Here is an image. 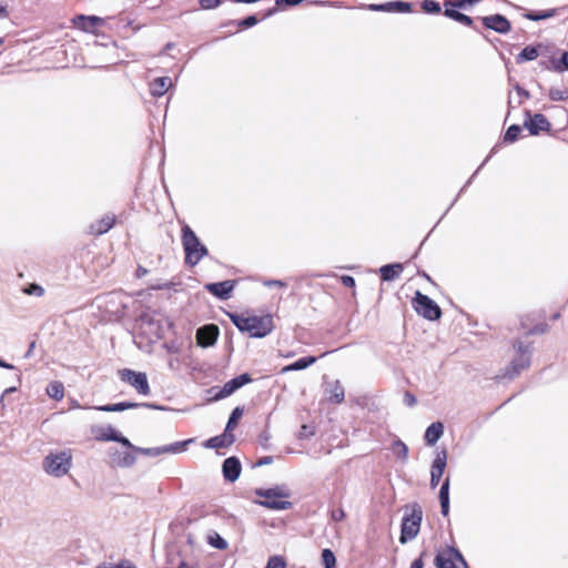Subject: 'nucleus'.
<instances>
[{"instance_id": "f257e3e1", "label": "nucleus", "mask_w": 568, "mask_h": 568, "mask_svg": "<svg viewBox=\"0 0 568 568\" xmlns=\"http://www.w3.org/2000/svg\"><path fill=\"white\" fill-rule=\"evenodd\" d=\"M232 323L241 331L247 333L251 337L262 338L268 335L274 327L272 315H231Z\"/></svg>"}, {"instance_id": "f03ea898", "label": "nucleus", "mask_w": 568, "mask_h": 568, "mask_svg": "<svg viewBox=\"0 0 568 568\" xmlns=\"http://www.w3.org/2000/svg\"><path fill=\"white\" fill-rule=\"evenodd\" d=\"M182 244L185 252V263L194 266L207 254V248L202 244L189 225L182 227Z\"/></svg>"}, {"instance_id": "7ed1b4c3", "label": "nucleus", "mask_w": 568, "mask_h": 568, "mask_svg": "<svg viewBox=\"0 0 568 568\" xmlns=\"http://www.w3.org/2000/svg\"><path fill=\"white\" fill-rule=\"evenodd\" d=\"M256 495L264 498L258 504L270 509L285 510L292 506L290 501L285 500L290 497V491L284 487L258 489Z\"/></svg>"}, {"instance_id": "20e7f679", "label": "nucleus", "mask_w": 568, "mask_h": 568, "mask_svg": "<svg viewBox=\"0 0 568 568\" xmlns=\"http://www.w3.org/2000/svg\"><path fill=\"white\" fill-rule=\"evenodd\" d=\"M423 511L418 505L406 508L405 516L402 523V532L399 541L406 544L413 540L419 532Z\"/></svg>"}, {"instance_id": "39448f33", "label": "nucleus", "mask_w": 568, "mask_h": 568, "mask_svg": "<svg viewBox=\"0 0 568 568\" xmlns=\"http://www.w3.org/2000/svg\"><path fill=\"white\" fill-rule=\"evenodd\" d=\"M71 467V455L68 452L51 453L43 459V469L54 477L68 474Z\"/></svg>"}, {"instance_id": "423d86ee", "label": "nucleus", "mask_w": 568, "mask_h": 568, "mask_svg": "<svg viewBox=\"0 0 568 568\" xmlns=\"http://www.w3.org/2000/svg\"><path fill=\"white\" fill-rule=\"evenodd\" d=\"M514 348L517 356L511 361L509 367L505 369L504 376L513 379L518 376L524 369H527L530 365V351L528 345H524L521 342H516Z\"/></svg>"}, {"instance_id": "0eeeda50", "label": "nucleus", "mask_w": 568, "mask_h": 568, "mask_svg": "<svg viewBox=\"0 0 568 568\" xmlns=\"http://www.w3.org/2000/svg\"><path fill=\"white\" fill-rule=\"evenodd\" d=\"M413 306L419 315L429 321L438 320L442 315L439 306L427 295L418 291L413 298Z\"/></svg>"}, {"instance_id": "6e6552de", "label": "nucleus", "mask_w": 568, "mask_h": 568, "mask_svg": "<svg viewBox=\"0 0 568 568\" xmlns=\"http://www.w3.org/2000/svg\"><path fill=\"white\" fill-rule=\"evenodd\" d=\"M122 382L130 384L142 395L150 394V386L145 373L134 372L129 368H124L119 372Z\"/></svg>"}, {"instance_id": "1a4fd4ad", "label": "nucleus", "mask_w": 568, "mask_h": 568, "mask_svg": "<svg viewBox=\"0 0 568 568\" xmlns=\"http://www.w3.org/2000/svg\"><path fill=\"white\" fill-rule=\"evenodd\" d=\"M92 434L101 442H118L125 447H133L131 442L118 433L111 425L93 427Z\"/></svg>"}, {"instance_id": "9d476101", "label": "nucleus", "mask_w": 568, "mask_h": 568, "mask_svg": "<svg viewBox=\"0 0 568 568\" xmlns=\"http://www.w3.org/2000/svg\"><path fill=\"white\" fill-rule=\"evenodd\" d=\"M456 562H464V557L458 550L452 547L439 551L435 558L437 568H457Z\"/></svg>"}, {"instance_id": "9b49d317", "label": "nucleus", "mask_w": 568, "mask_h": 568, "mask_svg": "<svg viewBox=\"0 0 568 568\" xmlns=\"http://www.w3.org/2000/svg\"><path fill=\"white\" fill-rule=\"evenodd\" d=\"M524 126L528 129L531 135H537L540 132L550 130V123L544 114L536 113L535 115H530L528 111L526 112Z\"/></svg>"}, {"instance_id": "f8f14e48", "label": "nucleus", "mask_w": 568, "mask_h": 568, "mask_svg": "<svg viewBox=\"0 0 568 568\" xmlns=\"http://www.w3.org/2000/svg\"><path fill=\"white\" fill-rule=\"evenodd\" d=\"M141 328L145 334H149L151 338H161L163 333V326L159 318L152 314H143L141 316Z\"/></svg>"}, {"instance_id": "ddd939ff", "label": "nucleus", "mask_w": 568, "mask_h": 568, "mask_svg": "<svg viewBox=\"0 0 568 568\" xmlns=\"http://www.w3.org/2000/svg\"><path fill=\"white\" fill-rule=\"evenodd\" d=\"M251 382H252V378L247 373L236 376L224 384L222 389L215 395V398L216 399L225 398V397L232 395L235 390H237L242 386H244Z\"/></svg>"}, {"instance_id": "4468645a", "label": "nucleus", "mask_w": 568, "mask_h": 568, "mask_svg": "<svg viewBox=\"0 0 568 568\" xmlns=\"http://www.w3.org/2000/svg\"><path fill=\"white\" fill-rule=\"evenodd\" d=\"M483 24L487 29H491L498 33H508L511 29L510 22L501 14L487 16L481 19Z\"/></svg>"}, {"instance_id": "2eb2a0df", "label": "nucleus", "mask_w": 568, "mask_h": 568, "mask_svg": "<svg viewBox=\"0 0 568 568\" xmlns=\"http://www.w3.org/2000/svg\"><path fill=\"white\" fill-rule=\"evenodd\" d=\"M219 336V328L216 325H205L197 329L196 341L200 346H212Z\"/></svg>"}, {"instance_id": "dca6fc26", "label": "nucleus", "mask_w": 568, "mask_h": 568, "mask_svg": "<svg viewBox=\"0 0 568 568\" xmlns=\"http://www.w3.org/2000/svg\"><path fill=\"white\" fill-rule=\"evenodd\" d=\"M446 459H447L446 452L443 450L437 454L435 460L433 462L432 470H430V486L433 488H435L438 485V483L444 474V470L446 467Z\"/></svg>"}, {"instance_id": "f3484780", "label": "nucleus", "mask_w": 568, "mask_h": 568, "mask_svg": "<svg viewBox=\"0 0 568 568\" xmlns=\"http://www.w3.org/2000/svg\"><path fill=\"white\" fill-rule=\"evenodd\" d=\"M223 475L229 481H235L241 474V464L237 458L229 457L223 462Z\"/></svg>"}, {"instance_id": "a211bd4d", "label": "nucleus", "mask_w": 568, "mask_h": 568, "mask_svg": "<svg viewBox=\"0 0 568 568\" xmlns=\"http://www.w3.org/2000/svg\"><path fill=\"white\" fill-rule=\"evenodd\" d=\"M326 398L331 403L341 404L345 398V390L339 381L326 384Z\"/></svg>"}, {"instance_id": "6ab92c4d", "label": "nucleus", "mask_w": 568, "mask_h": 568, "mask_svg": "<svg viewBox=\"0 0 568 568\" xmlns=\"http://www.w3.org/2000/svg\"><path fill=\"white\" fill-rule=\"evenodd\" d=\"M205 288L213 295L226 300L230 297V293L234 288V283L232 281H224L219 283H210L206 284Z\"/></svg>"}, {"instance_id": "aec40b11", "label": "nucleus", "mask_w": 568, "mask_h": 568, "mask_svg": "<svg viewBox=\"0 0 568 568\" xmlns=\"http://www.w3.org/2000/svg\"><path fill=\"white\" fill-rule=\"evenodd\" d=\"M115 223L114 215L106 214L100 220L92 223L89 227V232L92 235H102L106 233Z\"/></svg>"}, {"instance_id": "412c9836", "label": "nucleus", "mask_w": 568, "mask_h": 568, "mask_svg": "<svg viewBox=\"0 0 568 568\" xmlns=\"http://www.w3.org/2000/svg\"><path fill=\"white\" fill-rule=\"evenodd\" d=\"M368 9L371 11H397V12H408L410 11V4L404 1H390L382 4H369Z\"/></svg>"}, {"instance_id": "4be33fe9", "label": "nucleus", "mask_w": 568, "mask_h": 568, "mask_svg": "<svg viewBox=\"0 0 568 568\" xmlns=\"http://www.w3.org/2000/svg\"><path fill=\"white\" fill-rule=\"evenodd\" d=\"M444 425L440 422L433 423L425 432V442L427 445H435L443 436Z\"/></svg>"}, {"instance_id": "5701e85b", "label": "nucleus", "mask_w": 568, "mask_h": 568, "mask_svg": "<svg viewBox=\"0 0 568 568\" xmlns=\"http://www.w3.org/2000/svg\"><path fill=\"white\" fill-rule=\"evenodd\" d=\"M171 85H172L171 78L161 77V78H156L152 81V83L150 84V90L154 97H161L169 90V88Z\"/></svg>"}, {"instance_id": "b1692460", "label": "nucleus", "mask_w": 568, "mask_h": 568, "mask_svg": "<svg viewBox=\"0 0 568 568\" xmlns=\"http://www.w3.org/2000/svg\"><path fill=\"white\" fill-rule=\"evenodd\" d=\"M102 19L101 18H98V17H84V16H79L77 19H75V24L81 28L82 30L87 31V32H90V31H93V29L97 27V26H100L102 23Z\"/></svg>"}, {"instance_id": "393cba45", "label": "nucleus", "mask_w": 568, "mask_h": 568, "mask_svg": "<svg viewBox=\"0 0 568 568\" xmlns=\"http://www.w3.org/2000/svg\"><path fill=\"white\" fill-rule=\"evenodd\" d=\"M403 271L402 264H388L381 267V276L383 281H392L399 276Z\"/></svg>"}, {"instance_id": "a878e982", "label": "nucleus", "mask_w": 568, "mask_h": 568, "mask_svg": "<svg viewBox=\"0 0 568 568\" xmlns=\"http://www.w3.org/2000/svg\"><path fill=\"white\" fill-rule=\"evenodd\" d=\"M316 359L317 358L314 356L300 358L296 362L283 367L282 373L305 369V368L310 367L311 365H313L316 362Z\"/></svg>"}, {"instance_id": "bb28decb", "label": "nucleus", "mask_w": 568, "mask_h": 568, "mask_svg": "<svg viewBox=\"0 0 568 568\" xmlns=\"http://www.w3.org/2000/svg\"><path fill=\"white\" fill-rule=\"evenodd\" d=\"M233 440H234L233 435L224 434L222 436H215V437L207 439L205 442L204 446L207 448H221V447L232 444Z\"/></svg>"}, {"instance_id": "cd10ccee", "label": "nucleus", "mask_w": 568, "mask_h": 568, "mask_svg": "<svg viewBox=\"0 0 568 568\" xmlns=\"http://www.w3.org/2000/svg\"><path fill=\"white\" fill-rule=\"evenodd\" d=\"M454 8L455 7L447 6L444 14L464 26L470 27L473 24V19L470 17L455 10Z\"/></svg>"}, {"instance_id": "c85d7f7f", "label": "nucleus", "mask_w": 568, "mask_h": 568, "mask_svg": "<svg viewBox=\"0 0 568 568\" xmlns=\"http://www.w3.org/2000/svg\"><path fill=\"white\" fill-rule=\"evenodd\" d=\"M138 406H140V404L123 402V403H118V404H108V405H102V406H95L93 408L97 410L111 413V412H123L125 409L135 408Z\"/></svg>"}, {"instance_id": "c756f323", "label": "nucleus", "mask_w": 568, "mask_h": 568, "mask_svg": "<svg viewBox=\"0 0 568 568\" xmlns=\"http://www.w3.org/2000/svg\"><path fill=\"white\" fill-rule=\"evenodd\" d=\"M47 394L49 397L61 400L64 396V386L61 382L54 381L47 386Z\"/></svg>"}, {"instance_id": "7c9ffc66", "label": "nucleus", "mask_w": 568, "mask_h": 568, "mask_svg": "<svg viewBox=\"0 0 568 568\" xmlns=\"http://www.w3.org/2000/svg\"><path fill=\"white\" fill-rule=\"evenodd\" d=\"M539 55L538 47L528 45L523 49V51L517 55L516 60L518 63H523L526 61H532L537 59Z\"/></svg>"}, {"instance_id": "2f4dec72", "label": "nucleus", "mask_w": 568, "mask_h": 568, "mask_svg": "<svg viewBox=\"0 0 568 568\" xmlns=\"http://www.w3.org/2000/svg\"><path fill=\"white\" fill-rule=\"evenodd\" d=\"M393 454L399 459L402 460L403 463H405L408 458V447L406 446V444L399 439L395 440L393 444H392V447H390Z\"/></svg>"}, {"instance_id": "473e14b6", "label": "nucleus", "mask_w": 568, "mask_h": 568, "mask_svg": "<svg viewBox=\"0 0 568 568\" xmlns=\"http://www.w3.org/2000/svg\"><path fill=\"white\" fill-rule=\"evenodd\" d=\"M113 463L119 467H131L135 464V456L129 452L119 454L113 458Z\"/></svg>"}, {"instance_id": "72a5a7b5", "label": "nucleus", "mask_w": 568, "mask_h": 568, "mask_svg": "<svg viewBox=\"0 0 568 568\" xmlns=\"http://www.w3.org/2000/svg\"><path fill=\"white\" fill-rule=\"evenodd\" d=\"M194 439L190 438L183 442H176L170 445L163 446L164 454H178L184 452L186 446L191 444Z\"/></svg>"}, {"instance_id": "f704fd0d", "label": "nucleus", "mask_w": 568, "mask_h": 568, "mask_svg": "<svg viewBox=\"0 0 568 568\" xmlns=\"http://www.w3.org/2000/svg\"><path fill=\"white\" fill-rule=\"evenodd\" d=\"M130 448L135 453L145 455V456H150V457H155V456H160V455L164 454L163 446L153 447V448H142V447H138V446L133 445V447H130Z\"/></svg>"}, {"instance_id": "c9c22d12", "label": "nucleus", "mask_w": 568, "mask_h": 568, "mask_svg": "<svg viewBox=\"0 0 568 568\" xmlns=\"http://www.w3.org/2000/svg\"><path fill=\"white\" fill-rule=\"evenodd\" d=\"M303 0H275V7L270 9L266 17L274 14L278 9L284 7H294L301 3Z\"/></svg>"}, {"instance_id": "e433bc0d", "label": "nucleus", "mask_w": 568, "mask_h": 568, "mask_svg": "<svg viewBox=\"0 0 568 568\" xmlns=\"http://www.w3.org/2000/svg\"><path fill=\"white\" fill-rule=\"evenodd\" d=\"M322 562L325 568H335L336 558L332 550L324 549L322 551Z\"/></svg>"}, {"instance_id": "4c0bfd02", "label": "nucleus", "mask_w": 568, "mask_h": 568, "mask_svg": "<svg viewBox=\"0 0 568 568\" xmlns=\"http://www.w3.org/2000/svg\"><path fill=\"white\" fill-rule=\"evenodd\" d=\"M242 414H243V409L241 407H236L232 412V414L229 418L227 425H226V432L232 430L236 427L237 420L242 417Z\"/></svg>"}, {"instance_id": "58836bf2", "label": "nucleus", "mask_w": 568, "mask_h": 568, "mask_svg": "<svg viewBox=\"0 0 568 568\" xmlns=\"http://www.w3.org/2000/svg\"><path fill=\"white\" fill-rule=\"evenodd\" d=\"M422 8L427 13H439L442 10L439 3L434 0H424Z\"/></svg>"}, {"instance_id": "ea45409f", "label": "nucleus", "mask_w": 568, "mask_h": 568, "mask_svg": "<svg viewBox=\"0 0 568 568\" xmlns=\"http://www.w3.org/2000/svg\"><path fill=\"white\" fill-rule=\"evenodd\" d=\"M520 131H521V128L519 125H516V124L510 125L505 133V136H504L505 141H507V142L516 141Z\"/></svg>"}, {"instance_id": "a19ab883", "label": "nucleus", "mask_w": 568, "mask_h": 568, "mask_svg": "<svg viewBox=\"0 0 568 568\" xmlns=\"http://www.w3.org/2000/svg\"><path fill=\"white\" fill-rule=\"evenodd\" d=\"M549 98L552 101H562V100H566L568 98V92L564 91V90H560V89H557V88H552L549 91Z\"/></svg>"}, {"instance_id": "79ce46f5", "label": "nucleus", "mask_w": 568, "mask_h": 568, "mask_svg": "<svg viewBox=\"0 0 568 568\" xmlns=\"http://www.w3.org/2000/svg\"><path fill=\"white\" fill-rule=\"evenodd\" d=\"M285 567H286L285 560L280 556H274L268 559L265 568H285Z\"/></svg>"}, {"instance_id": "37998d69", "label": "nucleus", "mask_w": 568, "mask_h": 568, "mask_svg": "<svg viewBox=\"0 0 568 568\" xmlns=\"http://www.w3.org/2000/svg\"><path fill=\"white\" fill-rule=\"evenodd\" d=\"M449 500V478L447 477L439 490V501H448Z\"/></svg>"}, {"instance_id": "c03bdc74", "label": "nucleus", "mask_w": 568, "mask_h": 568, "mask_svg": "<svg viewBox=\"0 0 568 568\" xmlns=\"http://www.w3.org/2000/svg\"><path fill=\"white\" fill-rule=\"evenodd\" d=\"M23 292L28 295H37V296H42L44 294L43 287L38 284L29 285L27 288L23 290Z\"/></svg>"}, {"instance_id": "a18cd8bd", "label": "nucleus", "mask_w": 568, "mask_h": 568, "mask_svg": "<svg viewBox=\"0 0 568 568\" xmlns=\"http://www.w3.org/2000/svg\"><path fill=\"white\" fill-rule=\"evenodd\" d=\"M551 16H552V13L548 12V11L540 12V13L529 12V13L525 14V17L527 19L532 20V21H538V20L547 19V18H550Z\"/></svg>"}, {"instance_id": "49530a36", "label": "nucleus", "mask_w": 568, "mask_h": 568, "mask_svg": "<svg viewBox=\"0 0 568 568\" xmlns=\"http://www.w3.org/2000/svg\"><path fill=\"white\" fill-rule=\"evenodd\" d=\"M210 544L217 549H225L227 546L226 541L219 535H215V537H211Z\"/></svg>"}, {"instance_id": "de8ad7c7", "label": "nucleus", "mask_w": 568, "mask_h": 568, "mask_svg": "<svg viewBox=\"0 0 568 568\" xmlns=\"http://www.w3.org/2000/svg\"><path fill=\"white\" fill-rule=\"evenodd\" d=\"M99 568H135L130 561L122 560L115 565L103 564Z\"/></svg>"}, {"instance_id": "09e8293b", "label": "nucleus", "mask_w": 568, "mask_h": 568, "mask_svg": "<svg viewBox=\"0 0 568 568\" xmlns=\"http://www.w3.org/2000/svg\"><path fill=\"white\" fill-rule=\"evenodd\" d=\"M478 1L479 0H458L456 2L447 1V2H445V7L450 6V7L464 8L466 4H473Z\"/></svg>"}, {"instance_id": "8fccbe9b", "label": "nucleus", "mask_w": 568, "mask_h": 568, "mask_svg": "<svg viewBox=\"0 0 568 568\" xmlns=\"http://www.w3.org/2000/svg\"><path fill=\"white\" fill-rule=\"evenodd\" d=\"M257 23V19L255 16H250L245 19H243L239 26L242 27V28H251L253 26H255Z\"/></svg>"}, {"instance_id": "3c124183", "label": "nucleus", "mask_w": 568, "mask_h": 568, "mask_svg": "<svg viewBox=\"0 0 568 568\" xmlns=\"http://www.w3.org/2000/svg\"><path fill=\"white\" fill-rule=\"evenodd\" d=\"M202 8L213 9L220 4V0H200Z\"/></svg>"}, {"instance_id": "603ef678", "label": "nucleus", "mask_w": 568, "mask_h": 568, "mask_svg": "<svg viewBox=\"0 0 568 568\" xmlns=\"http://www.w3.org/2000/svg\"><path fill=\"white\" fill-rule=\"evenodd\" d=\"M515 89H516L517 94L519 97V99L517 101L518 104H521L524 99H528L529 98V93L526 90H524L523 88H520L519 85H516Z\"/></svg>"}, {"instance_id": "864d4df0", "label": "nucleus", "mask_w": 568, "mask_h": 568, "mask_svg": "<svg viewBox=\"0 0 568 568\" xmlns=\"http://www.w3.org/2000/svg\"><path fill=\"white\" fill-rule=\"evenodd\" d=\"M555 69L557 71H562L564 69H568V52H565L562 54L560 64L556 65Z\"/></svg>"}, {"instance_id": "5fc2aeb1", "label": "nucleus", "mask_w": 568, "mask_h": 568, "mask_svg": "<svg viewBox=\"0 0 568 568\" xmlns=\"http://www.w3.org/2000/svg\"><path fill=\"white\" fill-rule=\"evenodd\" d=\"M263 284L265 286H276V287H285L286 286V283L280 281V280H266L263 282Z\"/></svg>"}, {"instance_id": "6e6d98bb", "label": "nucleus", "mask_w": 568, "mask_h": 568, "mask_svg": "<svg viewBox=\"0 0 568 568\" xmlns=\"http://www.w3.org/2000/svg\"><path fill=\"white\" fill-rule=\"evenodd\" d=\"M342 283L347 287H354L355 286V280L352 276L344 275L342 276Z\"/></svg>"}, {"instance_id": "4d7b16f0", "label": "nucleus", "mask_w": 568, "mask_h": 568, "mask_svg": "<svg viewBox=\"0 0 568 568\" xmlns=\"http://www.w3.org/2000/svg\"><path fill=\"white\" fill-rule=\"evenodd\" d=\"M345 517V513L343 509H336L332 513V518L336 521L342 520Z\"/></svg>"}, {"instance_id": "13d9d810", "label": "nucleus", "mask_w": 568, "mask_h": 568, "mask_svg": "<svg viewBox=\"0 0 568 568\" xmlns=\"http://www.w3.org/2000/svg\"><path fill=\"white\" fill-rule=\"evenodd\" d=\"M440 508H442V514L444 516H447L448 511H449V500L448 501H440Z\"/></svg>"}, {"instance_id": "bf43d9fd", "label": "nucleus", "mask_w": 568, "mask_h": 568, "mask_svg": "<svg viewBox=\"0 0 568 568\" xmlns=\"http://www.w3.org/2000/svg\"><path fill=\"white\" fill-rule=\"evenodd\" d=\"M313 434H314V432L313 430H308V427L306 425L302 426V429H301V433H300L301 437L311 436Z\"/></svg>"}, {"instance_id": "052dcab7", "label": "nucleus", "mask_w": 568, "mask_h": 568, "mask_svg": "<svg viewBox=\"0 0 568 568\" xmlns=\"http://www.w3.org/2000/svg\"><path fill=\"white\" fill-rule=\"evenodd\" d=\"M405 402H406L407 405H414L416 403V399H415V397L413 395L407 393L405 395Z\"/></svg>"}, {"instance_id": "680f3d73", "label": "nucleus", "mask_w": 568, "mask_h": 568, "mask_svg": "<svg viewBox=\"0 0 568 568\" xmlns=\"http://www.w3.org/2000/svg\"><path fill=\"white\" fill-rule=\"evenodd\" d=\"M423 567H424V565H423L422 559H416L410 565V568H423Z\"/></svg>"}, {"instance_id": "e2e57ef3", "label": "nucleus", "mask_w": 568, "mask_h": 568, "mask_svg": "<svg viewBox=\"0 0 568 568\" xmlns=\"http://www.w3.org/2000/svg\"><path fill=\"white\" fill-rule=\"evenodd\" d=\"M0 367L7 368V369H14L16 367L0 358Z\"/></svg>"}, {"instance_id": "0e129e2a", "label": "nucleus", "mask_w": 568, "mask_h": 568, "mask_svg": "<svg viewBox=\"0 0 568 568\" xmlns=\"http://www.w3.org/2000/svg\"><path fill=\"white\" fill-rule=\"evenodd\" d=\"M145 274H148V270H146V268H144V267H141V266H140V267L138 268V271H136V275H138V277H142V276H144Z\"/></svg>"}, {"instance_id": "69168bd1", "label": "nucleus", "mask_w": 568, "mask_h": 568, "mask_svg": "<svg viewBox=\"0 0 568 568\" xmlns=\"http://www.w3.org/2000/svg\"><path fill=\"white\" fill-rule=\"evenodd\" d=\"M270 463H272V458L271 457H265L264 459L258 462L260 465H262V464H270Z\"/></svg>"}, {"instance_id": "338daca9", "label": "nucleus", "mask_w": 568, "mask_h": 568, "mask_svg": "<svg viewBox=\"0 0 568 568\" xmlns=\"http://www.w3.org/2000/svg\"><path fill=\"white\" fill-rule=\"evenodd\" d=\"M16 390H17V387H9V388H7V389L3 392V394L6 395V394H9V393H12V392H16Z\"/></svg>"}, {"instance_id": "774afa93", "label": "nucleus", "mask_w": 568, "mask_h": 568, "mask_svg": "<svg viewBox=\"0 0 568 568\" xmlns=\"http://www.w3.org/2000/svg\"><path fill=\"white\" fill-rule=\"evenodd\" d=\"M6 14H7L6 8L0 4V17L6 16Z\"/></svg>"}]
</instances>
